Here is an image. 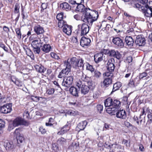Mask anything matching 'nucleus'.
Segmentation results:
<instances>
[{
	"instance_id": "nucleus-62",
	"label": "nucleus",
	"mask_w": 152,
	"mask_h": 152,
	"mask_svg": "<svg viewBox=\"0 0 152 152\" xmlns=\"http://www.w3.org/2000/svg\"><path fill=\"white\" fill-rule=\"evenodd\" d=\"M97 108L98 110L101 113V111L103 110V106L101 104L97 105Z\"/></svg>"
},
{
	"instance_id": "nucleus-51",
	"label": "nucleus",
	"mask_w": 152,
	"mask_h": 152,
	"mask_svg": "<svg viewBox=\"0 0 152 152\" xmlns=\"http://www.w3.org/2000/svg\"><path fill=\"white\" fill-rule=\"evenodd\" d=\"M134 7L136 8H138L140 10H143V8L144 7L143 6H142L138 3L134 4Z\"/></svg>"
},
{
	"instance_id": "nucleus-20",
	"label": "nucleus",
	"mask_w": 152,
	"mask_h": 152,
	"mask_svg": "<svg viewBox=\"0 0 152 152\" xmlns=\"http://www.w3.org/2000/svg\"><path fill=\"white\" fill-rule=\"evenodd\" d=\"M125 41L127 45L130 47L132 46L134 43L133 38L130 36H127L125 38Z\"/></svg>"
},
{
	"instance_id": "nucleus-32",
	"label": "nucleus",
	"mask_w": 152,
	"mask_h": 152,
	"mask_svg": "<svg viewBox=\"0 0 152 152\" xmlns=\"http://www.w3.org/2000/svg\"><path fill=\"white\" fill-rule=\"evenodd\" d=\"M60 7L63 10H65L67 11L71 9L69 5L66 2H64L60 4Z\"/></svg>"
},
{
	"instance_id": "nucleus-42",
	"label": "nucleus",
	"mask_w": 152,
	"mask_h": 152,
	"mask_svg": "<svg viewBox=\"0 0 152 152\" xmlns=\"http://www.w3.org/2000/svg\"><path fill=\"white\" fill-rule=\"evenodd\" d=\"M147 107H144L142 109V111L141 112V114L140 115V122H141L142 121V119L141 120V116L144 115H146V109L147 108Z\"/></svg>"
},
{
	"instance_id": "nucleus-27",
	"label": "nucleus",
	"mask_w": 152,
	"mask_h": 152,
	"mask_svg": "<svg viewBox=\"0 0 152 152\" xmlns=\"http://www.w3.org/2000/svg\"><path fill=\"white\" fill-rule=\"evenodd\" d=\"M51 49L50 46L49 44H44L42 47L41 50L45 53H48L50 51Z\"/></svg>"
},
{
	"instance_id": "nucleus-2",
	"label": "nucleus",
	"mask_w": 152,
	"mask_h": 152,
	"mask_svg": "<svg viewBox=\"0 0 152 152\" xmlns=\"http://www.w3.org/2000/svg\"><path fill=\"white\" fill-rule=\"evenodd\" d=\"M89 26L87 24L83 23L78 26V29L77 34L81 36L86 35L89 32Z\"/></svg>"
},
{
	"instance_id": "nucleus-10",
	"label": "nucleus",
	"mask_w": 152,
	"mask_h": 152,
	"mask_svg": "<svg viewBox=\"0 0 152 152\" xmlns=\"http://www.w3.org/2000/svg\"><path fill=\"white\" fill-rule=\"evenodd\" d=\"M112 42L115 45L121 48L124 46V44L123 40L119 37L113 38Z\"/></svg>"
},
{
	"instance_id": "nucleus-1",
	"label": "nucleus",
	"mask_w": 152,
	"mask_h": 152,
	"mask_svg": "<svg viewBox=\"0 0 152 152\" xmlns=\"http://www.w3.org/2000/svg\"><path fill=\"white\" fill-rule=\"evenodd\" d=\"M75 10L80 12L85 11V14L84 16L82 17L81 19L84 22L87 23L89 25H92L93 22L97 20L99 16L97 11L89 8L85 9L84 6L82 4L77 5Z\"/></svg>"
},
{
	"instance_id": "nucleus-47",
	"label": "nucleus",
	"mask_w": 152,
	"mask_h": 152,
	"mask_svg": "<svg viewBox=\"0 0 152 152\" xmlns=\"http://www.w3.org/2000/svg\"><path fill=\"white\" fill-rule=\"evenodd\" d=\"M56 18L58 20H63V13H61L57 14L56 16Z\"/></svg>"
},
{
	"instance_id": "nucleus-30",
	"label": "nucleus",
	"mask_w": 152,
	"mask_h": 152,
	"mask_svg": "<svg viewBox=\"0 0 152 152\" xmlns=\"http://www.w3.org/2000/svg\"><path fill=\"white\" fill-rule=\"evenodd\" d=\"M118 149H121V145H118L117 144H113L110 147V151L111 152H114L115 151L116 148Z\"/></svg>"
},
{
	"instance_id": "nucleus-7",
	"label": "nucleus",
	"mask_w": 152,
	"mask_h": 152,
	"mask_svg": "<svg viewBox=\"0 0 152 152\" xmlns=\"http://www.w3.org/2000/svg\"><path fill=\"white\" fill-rule=\"evenodd\" d=\"M107 56H106L102 53H97L94 56V60L95 62L98 63L103 60L106 61L107 60Z\"/></svg>"
},
{
	"instance_id": "nucleus-43",
	"label": "nucleus",
	"mask_w": 152,
	"mask_h": 152,
	"mask_svg": "<svg viewBox=\"0 0 152 152\" xmlns=\"http://www.w3.org/2000/svg\"><path fill=\"white\" fill-rule=\"evenodd\" d=\"M86 69L91 72H92L94 71V69L92 65H90L89 64H86Z\"/></svg>"
},
{
	"instance_id": "nucleus-16",
	"label": "nucleus",
	"mask_w": 152,
	"mask_h": 152,
	"mask_svg": "<svg viewBox=\"0 0 152 152\" xmlns=\"http://www.w3.org/2000/svg\"><path fill=\"white\" fill-rule=\"evenodd\" d=\"M65 69H63L59 73L58 75L59 78H61L65 76L66 75H68L69 72H70L71 70L69 68L66 66Z\"/></svg>"
},
{
	"instance_id": "nucleus-58",
	"label": "nucleus",
	"mask_w": 152,
	"mask_h": 152,
	"mask_svg": "<svg viewBox=\"0 0 152 152\" xmlns=\"http://www.w3.org/2000/svg\"><path fill=\"white\" fill-rule=\"evenodd\" d=\"M66 140L63 137H61L58 140V142L61 144H62L63 143L65 142Z\"/></svg>"
},
{
	"instance_id": "nucleus-56",
	"label": "nucleus",
	"mask_w": 152,
	"mask_h": 152,
	"mask_svg": "<svg viewBox=\"0 0 152 152\" xmlns=\"http://www.w3.org/2000/svg\"><path fill=\"white\" fill-rule=\"evenodd\" d=\"M139 1L141 4L145 5V7L146 5H148V4H147L148 2V0H139Z\"/></svg>"
},
{
	"instance_id": "nucleus-38",
	"label": "nucleus",
	"mask_w": 152,
	"mask_h": 152,
	"mask_svg": "<svg viewBox=\"0 0 152 152\" xmlns=\"http://www.w3.org/2000/svg\"><path fill=\"white\" fill-rule=\"evenodd\" d=\"M66 24V22L63 20H60L58 21V26L60 28H63L64 25Z\"/></svg>"
},
{
	"instance_id": "nucleus-24",
	"label": "nucleus",
	"mask_w": 152,
	"mask_h": 152,
	"mask_svg": "<svg viewBox=\"0 0 152 152\" xmlns=\"http://www.w3.org/2000/svg\"><path fill=\"white\" fill-rule=\"evenodd\" d=\"M69 91L71 94L73 96H78V93L79 91L77 88L72 86L69 89Z\"/></svg>"
},
{
	"instance_id": "nucleus-22",
	"label": "nucleus",
	"mask_w": 152,
	"mask_h": 152,
	"mask_svg": "<svg viewBox=\"0 0 152 152\" xmlns=\"http://www.w3.org/2000/svg\"><path fill=\"white\" fill-rule=\"evenodd\" d=\"M11 80L17 86L20 87L22 86L23 83V82L19 79L16 78L14 77L13 76L11 77Z\"/></svg>"
},
{
	"instance_id": "nucleus-39",
	"label": "nucleus",
	"mask_w": 152,
	"mask_h": 152,
	"mask_svg": "<svg viewBox=\"0 0 152 152\" xmlns=\"http://www.w3.org/2000/svg\"><path fill=\"white\" fill-rule=\"evenodd\" d=\"M39 40H40L41 42L43 41L45 43L48 42L49 41L48 38L46 36H44L43 35H42L40 36Z\"/></svg>"
},
{
	"instance_id": "nucleus-36",
	"label": "nucleus",
	"mask_w": 152,
	"mask_h": 152,
	"mask_svg": "<svg viewBox=\"0 0 152 152\" xmlns=\"http://www.w3.org/2000/svg\"><path fill=\"white\" fill-rule=\"evenodd\" d=\"M83 61V60L82 58L79 59H77L76 66H78L79 67H83L84 65Z\"/></svg>"
},
{
	"instance_id": "nucleus-31",
	"label": "nucleus",
	"mask_w": 152,
	"mask_h": 152,
	"mask_svg": "<svg viewBox=\"0 0 152 152\" xmlns=\"http://www.w3.org/2000/svg\"><path fill=\"white\" fill-rule=\"evenodd\" d=\"M121 104V102L119 100L115 99L113 101L112 107H114L119 109Z\"/></svg>"
},
{
	"instance_id": "nucleus-18",
	"label": "nucleus",
	"mask_w": 152,
	"mask_h": 152,
	"mask_svg": "<svg viewBox=\"0 0 152 152\" xmlns=\"http://www.w3.org/2000/svg\"><path fill=\"white\" fill-rule=\"evenodd\" d=\"M82 80L86 82L88 85V87H90V89L92 87V81L90 78L86 76V75H83L81 77Z\"/></svg>"
},
{
	"instance_id": "nucleus-40",
	"label": "nucleus",
	"mask_w": 152,
	"mask_h": 152,
	"mask_svg": "<svg viewBox=\"0 0 152 152\" xmlns=\"http://www.w3.org/2000/svg\"><path fill=\"white\" fill-rule=\"evenodd\" d=\"M15 31L17 35V37L19 39L21 38V33L20 31V29L19 28H15Z\"/></svg>"
},
{
	"instance_id": "nucleus-57",
	"label": "nucleus",
	"mask_w": 152,
	"mask_h": 152,
	"mask_svg": "<svg viewBox=\"0 0 152 152\" xmlns=\"http://www.w3.org/2000/svg\"><path fill=\"white\" fill-rule=\"evenodd\" d=\"M147 75V73L146 72H144L140 75L139 77L140 79H142L143 77H145Z\"/></svg>"
},
{
	"instance_id": "nucleus-17",
	"label": "nucleus",
	"mask_w": 152,
	"mask_h": 152,
	"mask_svg": "<svg viewBox=\"0 0 152 152\" xmlns=\"http://www.w3.org/2000/svg\"><path fill=\"white\" fill-rule=\"evenodd\" d=\"M72 28L71 26L66 24L63 27V31L67 35H69L72 33Z\"/></svg>"
},
{
	"instance_id": "nucleus-53",
	"label": "nucleus",
	"mask_w": 152,
	"mask_h": 152,
	"mask_svg": "<svg viewBox=\"0 0 152 152\" xmlns=\"http://www.w3.org/2000/svg\"><path fill=\"white\" fill-rule=\"evenodd\" d=\"M0 47L3 48L6 52H8V48L5 45L1 43H0Z\"/></svg>"
},
{
	"instance_id": "nucleus-35",
	"label": "nucleus",
	"mask_w": 152,
	"mask_h": 152,
	"mask_svg": "<svg viewBox=\"0 0 152 152\" xmlns=\"http://www.w3.org/2000/svg\"><path fill=\"white\" fill-rule=\"evenodd\" d=\"M146 113H147L148 118L152 123V110L150 109L149 107H147L146 109Z\"/></svg>"
},
{
	"instance_id": "nucleus-46",
	"label": "nucleus",
	"mask_w": 152,
	"mask_h": 152,
	"mask_svg": "<svg viewBox=\"0 0 152 152\" xmlns=\"http://www.w3.org/2000/svg\"><path fill=\"white\" fill-rule=\"evenodd\" d=\"M55 90L53 88H51L48 89L46 91V93L49 95L53 94Z\"/></svg>"
},
{
	"instance_id": "nucleus-37",
	"label": "nucleus",
	"mask_w": 152,
	"mask_h": 152,
	"mask_svg": "<svg viewBox=\"0 0 152 152\" xmlns=\"http://www.w3.org/2000/svg\"><path fill=\"white\" fill-rule=\"evenodd\" d=\"M102 74L101 72L97 70L94 71L93 76L97 79L101 77Z\"/></svg>"
},
{
	"instance_id": "nucleus-5",
	"label": "nucleus",
	"mask_w": 152,
	"mask_h": 152,
	"mask_svg": "<svg viewBox=\"0 0 152 152\" xmlns=\"http://www.w3.org/2000/svg\"><path fill=\"white\" fill-rule=\"evenodd\" d=\"M12 125L16 127L21 125L28 126V123L23 118L18 117L13 120Z\"/></svg>"
},
{
	"instance_id": "nucleus-50",
	"label": "nucleus",
	"mask_w": 152,
	"mask_h": 152,
	"mask_svg": "<svg viewBox=\"0 0 152 152\" xmlns=\"http://www.w3.org/2000/svg\"><path fill=\"white\" fill-rule=\"evenodd\" d=\"M50 55L51 57L56 59H59V56L54 53L52 52L50 53Z\"/></svg>"
},
{
	"instance_id": "nucleus-15",
	"label": "nucleus",
	"mask_w": 152,
	"mask_h": 152,
	"mask_svg": "<svg viewBox=\"0 0 152 152\" xmlns=\"http://www.w3.org/2000/svg\"><path fill=\"white\" fill-rule=\"evenodd\" d=\"M116 115V117L118 118L125 119L126 117V112L123 110H120L119 109L117 111Z\"/></svg>"
},
{
	"instance_id": "nucleus-13",
	"label": "nucleus",
	"mask_w": 152,
	"mask_h": 152,
	"mask_svg": "<svg viewBox=\"0 0 152 152\" xmlns=\"http://www.w3.org/2000/svg\"><path fill=\"white\" fill-rule=\"evenodd\" d=\"M91 42V41L90 39L83 37L81 39L80 44L83 47L85 46H87L89 45Z\"/></svg>"
},
{
	"instance_id": "nucleus-29",
	"label": "nucleus",
	"mask_w": 152,
	"mask_h": 152,
	"mask_svg": "<svg viewBox=\"0 0 152 152\" xmlns=\"http://www.w3.org/2000/svg\"><path fill=\"white\" fill-rule=\"evenodd\" d=\"M113 99L110 98H108L104 102V104L105 107L112 106Z\"/></svg>"
},
{
	"instance_id": "nucleus-63",
	"label": "nucleus",
	"mask_w": 152,
	"mask_h": 152,
	"mask_svg": "<svg viewBox=\"0 0 152 152\" xmlns=\"http://www.w3.org/2000/svg\"><path fill=\"white\" fill-rule=\"evenodd\" d=\"M47 3H43L41 5V7L43 10H44L47 8Z\"/></svg>"
},
{
	"instance_id": "nucleus-25",
	"label": "nucleus",
	"mask_w": 152,
	"mask_h": 152,
	"mask_svg": "<svg viewBox=\"0 0 152 152\" xmlns=\"http://www.w3.org/2000/svg\"><path fill=\"white\" fill-rule=\"evenodd\" d=\"M34 66L36 71L40 73H44L46 69L41 65H36Z\"/></svg>"
},
{
	"instance_id": "nucleus-44",
	"label": "nucleus",
	"mask_w": 152,
	"mask_h": 152,
	"mask_svg": "<svg viewBox=\"0 0 152 152\" xmlns=\"http://www.w3.org/2000/svg\"><path fill=\"white\" fill-rule=\"evenodd\" d=\"M67 126H64L63 128H62L60 131L58 132L57 134L58 135H61L64 134L67 131L66 130H65L64 129Z\"/></svg>"
},
{
	"instance_id": "nucleus-55",
	"label": "nucleus",
	"mask_w": 152,
	"mask_h": 152,
	"mask_svg": "<svg viewBox=\"0 0 152 152\" xmlns=\"http://www.w3.org/2000/svg\"><path fill=\"white\" fill-rule=\"evenodd\" d=\"M39 129V131L42 134H45L46 132V131L45 129L43 128L42 126L40 127Z\"/></svg>"
},
{
	"instance_id": "nucleus-45",
	"label": "nucleus",
	"mask_w": 152,
	"mask_h": 152,
	"mask_svg": "<svg viewBox=\"0 0 152 152\" xmlns=\"http://www.w3.org/2000/svg\"><path fill=\"white\" fill-rule=\"evenodd\" d=\"M116 50H108L107 54H108L110 56L114 57L115 55V54L116 53Z\"/></svg>"
},
{
	"instance_id": "nucleus-9",
	"label": "nucleus",
	"mask_w": 152,
	"mask_h": 152,
	"mask_svg": "<svg viewBox=\"0 0 152 152\" xmlns=\"http://www.w3.org/2000/svg\"><path fill=\"white\" fill-rule=\"evenodd\" d=\"M12 110V104H6L0 107V112L3 113H7L10 112Z\"/></svg>"
},
{
	"instance_id": "nucleus-4",
	"label": "nucleus",
	"mask_w": 152,
	"mask_h": 152,
	"mask_svg": "<svg viewBox=\"0 0 152 152\" xmlns=\"http://www.w3.org/2000/svg\"><path fill=\"white\" fill-rule=\"evenodd\" d=\"M73 80V76H72L64 78L61 84L62 86L66 87L65 89V90L68 91V88L72 84Z\"/></svg>"
},
{
	"instance_id": "nucleus-14",
	"label": "nucleus",
	"mask_w": 152,
	"mask_h": 152,
	"mask_svg": "<svg viewBox=\"0 0 152 152\" xmlns=\"http://www.w3.org/2000/svg\"><path fill=\"white\" fill-rule=\"evenodd\" d=\"M4 146L7 150H11L15 148V146L13 142L8 140L5 141L4 142Z\"/></svg>"
},
{
	"instance_id": "nucleus-60",
	"label": "nucleus",
	"mask_w": 152,
	"mask_h": 152,
	"mask_svg": "<svg viewBox=\"0 0 152 152\" xmlns=\"http://www.w3.org/2000/svg\"><path fill=\"white\" fill-rule=\"evenodd\" d=\"M130 142H129V143L128 144V140L125 139L123 140L122 141V143L125 144L126 147L130 146Z\"/></svg>"
},
{
	"instance_id": "nucleus-19",
	"label": "nucleus",
	"mask_w": 152,
	"mask_h": 152,
	"mask_svg": "<svg viewBox=\"0 0 152 152\" xmlns=\"http://www.w3.org/2000/svg\"><path fill=\"white\" fill-rule=\"evenodd\" d=\"M117 108H116L114 107H110L106 110L107 112L111 115H115L116 114L117 111L118 110Z\"/></svg>"
},
{
	"instance_id": "nucleus-52",
	"label": "nucleus",
	"mask_w": 152,
	"mask_h": 152,
	"mask_svg": "<svg viewBox=\"0 0 152 152\" xmlns=\"http://www.w3.org/2000/svg\"><path fill=\"white\" fill-rule=\"evenodd\" d=\"M20 129L19 128H17L15 130L14 133L16 137L19 136L21 135L20 133Z\"/></svg>"
},
{
	"instance_id": "nucleus-34",
	"label": "nucleus",
	"mask_w": 152,
	"mask_h": 152,
	"mask_svg": "<svg viewBox=\"0 0 152 152\" xmlns=\"http://www.w3.org/2000/svg\"><path fill=\"white\" fill-rule=\"evenodd\" d=\"M87 124V121H84L80 123L78 126L80 130H83L85 129Z\"/></svg>"
},
{
	"instance_id": "nucleus-6",
	"label": "nucleus",
	"mask_w": 152,
	"mask_h": 152,
	"mask_svg": "<svg viewBox=\"0 0 152 152\" xmlns=\"http://www.w3.org/2000/svg\"><path fill=\"white\" fill-rule=\"evenodd\" d=\"M77 59L75 57H73L70 59H68L67 61L64 62V64L66 66L69 68L71 69V67H76Z\"/></svg>"
},
{
	"instance_id": "nucleus-41",
	"label": "nucleus",
	"mask_w": 152,
	"mask_h": 152,
	"mask_svg": "<svg viewBox=\"0 0 152 152\" xmlns=\"http://www.w3.org/2000/svg\"><path fill=\"white\" fill-rule=\"evenodd\" d=\"M113 72H106L104 73L103 75L107 77L110 78L111 77V78H113V74L112 73Z\"/></svg>"
},
{
	"instance_id": "nucleus-12",
	"label": "nucleus",
	"mask_w": 152,
	"mask_h": 152,
	"mask_svg": "<svg viewBox=\"0 0 152 152\" xmlns=\"http://www.w3.org/2000/svg\"><path fill=\"white\" fill-rule=\"evenodd\" d=\"M145 41L144 38L142 37L141 36L138 35L136 37L135 42L137 45L139 46H142L145 45Z\"/></svg>"
},
{
	"instance_id": "nucleus-28",
	"label": "nucleus",
	"mask_w": 152,
	"mask_h": 152,
	"mask_svg": "<svg viewBox=\"0 0 152 152\" xmlns=\"http://www.w3.org/2000/svg\"><path fill=\"white\" fill-rule=\"evenodd\" d=\"M16 138L17 142L18 145L20 146L23 144L25 141L24 137L22 136L16 137Z\"/></svg>"
},
{
	"instance_id": "nucleus-59",
	"label": "nucleus",
	"mask_w": 152,
	"mask_h": 152,
	"mask_svg": "<svg viewBox=\"0 0 152 152\" xmlns=\"http://www.w3.org/2000/svg\"><path fill=\"white\" fill-rule=\"evenodd\" d=\"M132 56H128L126 58V63H129L132 62Z\"/></svg>"
},
{
	"instance_id": "nucleus-8",
	"label": "nucleus",
	"mask_w": 152,
	"mask_h": 152,
	"mask_svg": "<svg viewBox=\"0 0 152 152\" xmlns=\"http://www.w3.org/2000/svg\"><path fill=\"white\" fill-rule=\"evenodd\" d=\"M115 61L113 58L109 59L107 63V70L110 72H113L114 71Z\"/></svg>"
},
{
	"instance_id": "nucleus-61",
	"label": "nucleus",
	"mask_w": 152,
	"mask_h": 152,
	"mask_svg": "<svg viewBox=\"0 0 152 152\" xmlns=\"http://www.w3.org/2000/svg\"><path fill=\"white\" fill-rule=\"evenodd\" d=\"M4 126L5 123L2 120H0V133L1 132V128L4 127Z\"/></svg>"
},
{
	"instance_id": "nucleus-64",
	"label": "nucleus",
	"mask_w": 152,
	"mask_h": 152,
	"mask_svg": "<svg viewBox=\"0 0 152 152\" xmlns=\"http://www.w3.org/2000/svg\"><path fill=\"white\" fill-rule=\"evenodd\" d=\"M76 86L77 87V89L79 90H80V88H81L82 87V83L81 82H77V83Z\"/></svg>"
},
{
	"instance_id": "nucleus-26",
	"label": "nucleus",
	"mask_w": 152,
	"mask_h": 152,
	"mask_svg": "<svg viewBox=\"0 0 152 152\" xmlns=\"http://www.w3.org/2000/svg\"><path fill=\"white\" fill-rule=\"evenodd\" d=\"M113 79L111 77L105 78L103 82L104 85L106 87H108L112 83Z\"/></svg>"
},
{
	"instance_id": "nucleus-54",
	"label": "nucleus",
	"mask_w": 152,
	"mask_h": 152,
	"mask_svg": "<svg viewBox=\"0 0 152 152\" xmlns=\"http://www.w3.org/2000/svg\"><path fill=\"white\" fill-rule=\"evenodd\" d=\"M132 72V71L131 70L128 69L127 72V73L125 74L124 76V77L126 78L129 77L131 75Z\"/></svg>"
},
{
	"instance_id": "nucleus-3",
	"label": "nucleus",
	"mask_w": 152,
	"mask_h": 152,
	"mask_svg": "<svg viewBox=\"0 0 152 152\" xmlns=\"http://www.w3.org/2000/svg\"><path fill=\"white\" fill-rule=\"evenodd\" d=\"M43 44V42H40L39 39L33 41L31 43L33 50L35 54H39L40 51V48Z\"/></svg>"
},
{
	"instance_id": "nucleus-49",
	"label": "nucleus",
	"mask_w": 152,
	"mask_h": 152,
	"mask_svg": "<svg viewBox=\"0 0 152 152\" xmlns=\"http://www.w3.org/2000/svg\"><path fill=\"white\" fill-rule=\"evenodd\" d=\"M20 6L18 3H16L15 7L14 12L15 13H18L19 12Z\"/></svg>"
},
{
	"instance_id": "nucleus-21",
	"label": "nucleus",
	"mask_w": 152,
	"mask_h": 152,
	"mask_svg": "<svg viewBox=\"0 0 152 152\" xmlns=\"http://www.w3.org/2000/svg\"><path fill=\"white\" fill-rule=\"evenodd\" d=\"M34 31L37 35L42 34L44 31L43 28L39 25L34 27Z\"/></svg>"
},
{
	"instance_id": "nucleus-23",
	"label": "nucleus",
	"mask_w": 152,
	"mask_h": 152,
	"mask_svg": "<svg viewBox=\"0 0 152 152\" xmlns=\"http://www.w3.org/2000/svg\"><path fill=\"white\" fill-rule=\"evenodd\" d=\"M90 89V87L85 85H82L81 87L80 92L81 93L83 94H87Z\"/></svg>"
},
{
	"instance_id": "nucleus-33",
	"label": "nucleus",
	"mask_w": 152,
	"mask_h": 152,
	"mask_svg": "<svg viewBox=\"0 0 152 152\" xmlns=\"http://www.w3.org/2000/svg\"><path fill=\"white\" fill-rule=\"evenodd\" d=\"M121 86V83L119 82H117L114 84L113 86V90L111 92V93H112L113 92L118 89Z\"/></svg>"
},
{
	"instance_id": "nucleus-11",
	"label": "nucleus",
	"mask_w": 152,
	"mask_h": 152,
	"mask_svg": "<svg viewBox=\"0 0 152 152\" xmlns=\"http://www.w3.org/2000/svg\"><path fill=\"white\" fill-rule=\"evenodd\" d=\"M142 10L145 15L146 17H152V9H151V6H149L148 5H145Z\"/></svg>"
},
{
	"instance_id": "nucleus-48",
	"label": "nucleus",
	"mask_w": 152,
	"mask_h": 152,
	"mask_svg": "<svg viewBox=\"0 0 152 152\" xmlns=\"http://www.w3.org/2000/svg\"><path fill=\"white\" fill-rule=\"evenodd\" d=\"M115 55L113 57H115L118 59H120L122 55L117 50H116Z\"/></svg>"
}]
</instances>
